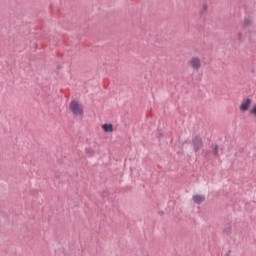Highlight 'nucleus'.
<instances>
[{"instance_id": "nucleus-9", "label": "nucleus", "mask_w": 256, "mask_h": 256, "mask_svg": "<svg viewBox=\"0 0 256 256\" xmlns=\"http://www.w3.org/2000/svg\"><path fill=\"white\" fill-rule=\"evenodd\" d=\"M207 13V4H203V8L200 10V15H205Z\"/></svg>"}, {"instance_id": "nucleus-5", "label": "nucleus", "mask_w": 256, "mask_h": 256, "mask_svg": "<svg viewBox=\"0 0 256 256\" xmlns=\"http://www.w3.org/2000/svg\"><path fill=\"white\" fill-rule=\"evenodd\" d=\"M192 200L196 205H201V203L205 202V195L196 194L192 197Z\"/></svg>"}, {"instance_id": "nucleus-11", "label": "nucleus", "mask_w": 256, "mask_h": 256, "mask_svg": "<svg viewBox=\"0 0 256 256\" xmlns=\"http://www.w3.org/2000/svg\"><path fill=\"white\" fill-rule=\"evenodd\" d=\"M214 155L217 157L219 155V145H215L214 147Z\"/></svg>"}, {"instance_id": "nucleus-16", "label": "nucleus", "mask_w": 256, "mask_h": 256, "mask_svg": "<svg viewBox=\"0 0 256 256\" xmlns=\"http://www.w3.org/2000/svg\"><path fill=\"white\" fill-rule=\"evenodd\" d=\"M160 137H163V134H160Z\"/></svg>"}, {"instance_id": "nucleus-14", "label": "nucleus", "mask_w": 256, "mask_h": 256, "mask_svg": "<svg viewBox=\"0 0 256 256\" xmlns=\"http://www.w3.org/2000/svg\"><path fill=\"white\" fill-rule=\"evenodd\" d=\"M229 253H231V250H229L228 253L225 256H229Z\"/></svg>"}, {"instance_id": "nucleus-2", "label": "nucleus", "mask_w": 256, "mask_h": 256, "mask_svg": "<svg viewBox=\"0 0 256 256\" xmlns=\"http://www.w3.org/2000/svg\"><path fill=\"white\" fill-rule=\"evenodd\" d=\"M191 144L193 147V151L195 153H198V151H201V149H203V137H201L200 135L194 136L191 140Z\"/></svg>"}, {"instance_id": "nucleus-7", "label": "nucleus", "mask_w": 256, "mask_h": 256, "mask_svg": "<svg viewBox=\"0 0 256 256\" xmlns=\"http://www.w3.org/2000/svg\"><path fill=\"white\" fill-rule=\"evenodd\" d=\"M102 129L105 133H113V124H103Z\"/></svg>"}, {"instance_id": "nucleus-17", "label": "nucleus", "mask_w": 256, "mask_h": 256, "mask_svg": "<svg viewBox=\"0 0 256 256\" xmlns=\"http://www.w3.org/2000/svg\"><path fill=\"white\" fill-rule=\"evenodd\" d=\"M185 143H187V141H185V142L183 143V145H185Z\"/></svg>"}, {"instance_id": "nucleus-6", "label": "nucleus", "mask_w": 256, "mask_h": 256, "mask_svg": "<svg viewBox=\"0 0 256 256\" xmlns=\"http://www.w3.org/2000/svg\"><path fill=\"white\" fill-rule=\"evenodd\" d=\"M223 233L224 235H231L233 233V226H231V222L224 226Z\"/></svg>"}, {"instance_id": "nucleus-10", "label": "nucleus", "mask_w": 256, "mask_h": 256, "mask_svg": "<svg viewBox=\"0 0 256 256\" xmlns=\"http://www.w3.org/2000/svg\"><path fill=\"white\" fill-rule=\"evenodd\" d=\"M237 37H238V41L240 43H242L243 42V33L242 32H238Z\"/></svg>"}, {"instance_id": "nucleus-13", "label": "nucleus", "mask_w": 256, "mask_h": 256, "mask_svg": "<svg viewBox=\"0 0 256 256\" xmlns=\"http://www.w3.org/2000/svg\"><path fill=\"white\" fill-rule=\"evenodd\" d=\"M159 215L163 216V215H165V212L160 211V212H159Z\"/></svg>"}, {"instance_id": "nucleus-3", "label": "nucleus", "mask_w": 256, "mask_h": 256, "mask_svg": "<svg viewBox=\"0 0 256 256\" xmlns=\"http://www.w3.org/2000/svg\"><path fill=\"white\" fill-rule=\"evenodd\" d=\"M189 65L194 69V71H199L201 69V58L194 56L189 60Z\"/></svg>"}, {"instance_id": "nucleus-1", "label": "nucleus", "mask_w": 256, "mask_h": 256, "mask_svg": "<svg viewBox=\"0 0 256 256\" xmlns=\"http://www.w3.org/2000/svg\"><path fill=\"white\" fill-rule=\"evenodd\" d=\"M69 111H71L73 117H83V105L75 99L71 100L69 104Z\"/></svg>"}, {"instance_id": "nucleus-8", "label": "nucleus", "mask_w": 256, "mask_h": 256, "mask_svg": "<svg viewBox=\"0 0 256 256\" xmlns=\"http://www.w3.org/2000/svg\"><path fill=\"white\" fill-rule=\"evenodd\" d=\"M253 25V19L251 18V16H246L244 18V27H251Z\"/></svg>"}, {"instance_id": "nucleus-12", "label": "nucleus", "mask_w": 256, "mask_h": 256, "mask_svg": "<svg viewBox=\"0 0 256 256\" xmlns=\"http://www.w3.org/2000/svg\"><path fill=\"white\" fill-rule=\"evenodd\" d=\"M86 153H93V150H91V149H86Z\"/></svg>"}, {"instance_id": "nucleus-15", "label": "nucleus", "mask_w": 256, "mask_h": 256, "mask_svg": "<svg viewBox=\"0 0 256 256\" xmlns=\"http://www.w3.org/2000/svg\"><path fill=\"white\" fill-rule=\"evenodd\" d=\"M239 151H245V149L244 148H240Z\"/></svg>"}, {"instance_id": "nucleus-4", "label": "nucleus", "mask_w": 256, "mask_h": 256, "mask_svg": "<svg viewBox=\"0 0 256 256\" xmlns=\"http://www.w3.org/2000/svg\"><path fill=\"white\" fill-rule=\"evenodd\" d=\"M251 103H253V100L251 98H246L240 105V111L242 112L249 111V107H251Z\"/></svg>"}]
</instances>
